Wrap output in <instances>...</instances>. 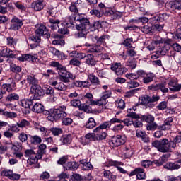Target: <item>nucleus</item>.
Returning a JSON list of instances; mask_svg holds the SVG:
<instances>
[{"instance_id": "nucleus-1", "label": "nucleus", "mask_w": 181, "mask_h": 181, "mask_svg": "<svg viewBox=\"0 0 181 181\" xmlns=\"http://www.w3.org/2000/svg\"><path fill=\"white\" fill-rule=\"evenodd\" d=\"M81 4V1H76L74 3H71L69 6L70 12H72L69 17L71 25H74L73 21L75 22H79V24L76 25V29L78 30V37H86L90 29V20L87 18V16L83 13H78V6Z\"/></svg>"}, {"instance_id": "nucleus-2", "label": "nucleus", "mask_w": 181, "mask_h": 181, "mask_svg": "<svg viewBox=\"0 0 181 181\" xmlns=\"http://www.w3.org/2000/svg\"><path fill=\"white\" fill-rule=\"evenodd\" d=\"M67 107L63 105L57 109H50L45 112V115H48L47 119L48 121H57V119H62V125H71L73 124V119L67 117V113H66V110Z\"/></svg>"}, {"instance_id": "nucleus-3", "label": "nucleus", "mask_w": 181, "mask_h": 181, "mask_svg": "<svg viewBox=\"0 0 181 181\" xmlns=\"http://www.w3.org/2000/svg\"><path fill=\"white\" fill-rule=\"evenodd\" d=\"M152 146L156 148L159 152L166 153L172 152V149L176 148V143L175 141H169L168 139H163L160 141L156 140L152 142Z\"/></svg>"}, {"instance_id": "nucleus-4", "label": "nucleus", "mask_w": 181, "mask_h": 181, "mask_svg": "<svg viewBox=\"0 0 181 181\" xmlns=\"http://www.w3.org/2000/svg\"><path fill=\"white\" fill-rule=\"evenodd\" d=\"M160 99V97L158 95H153L151 98V96L146 95L141 98V104H142V105H145L146 108H153V107H155L153 103L159 101Z\"/></svg>"}, {"instance_id": "nucleus-5", "label": "nucleus", "mask_w": 181, "mask_h": 181, "mask_svg": "<svg viewBox=\"0 0 181 181\" xmlns=\"http://www.w3.org/2000/svg\"><path fill=\"white\" fill-rule=\"evenodd\" d=\"M137 74L139 77L143 78V83L144 84H149V83H152V81H153V78H155V74L152 72L146 73L145 71L139 70L137 71Z\"/></svg>"}, {"instance_id": "nucleus-6", "label": "nucleus", "mask_w": 181, "mask_h": 181, "mask_svg": "<svg viewBox=\"0 0 181 181\" xmlns=\"http://www.w3.org/2000/svg\"><path fill=\"white\" fill-rule=\"evenodd\" d=\"M127 142L126 135H117L113 136L110 141L109 144L110 146H121Z\"/></svg>"}, {"instance_id": "nucleus-7", "label": "nucleus", "mask_w": 181, "mask_h": 181, "mask_svg": "<svg viewBox=\"0 0 181 181\" xmlns=\"http://www.w3.org/2000/svg\"><path fill=\"white\" fill-rule=\"evenodd\" d=\"M25 157L29 158L27 160V163L28 165H35V163H37V158L36 157V153L33 149H26L24 151Z\"/></svg>"}, {"instance_id": "nucleus-8", "label": "nucleus", "mask_w": 181, "mask_h": 181, "mask_svg": "<svg viewBox=\"0 0 181 181\" xmlns=\"http://www.w3.org/2000/svg\"><path fill=\"white\" fill-rule=\"evenodd\" d=\"M59 80L62 83H69L70 81V78L71 80H74L76 78V76H74L73 74L67 72V71L63 69L59 71Z\"/></svg>"}, {"instance_id": "nucleus-9", "label": "nucleus", "mask_w": 181, "mask_h": 181, "mask_svg": "<svg viewBox=\"0 0 181 181\" xmlns=\"http://www.w3.org/2000/svg\"><path fill=\"white\" fill-rule=\"evenodd\" d=\"M10 30H19L23 26V21L16 16H13L11 20Z\"/></svg>"}, {"instance_id": "nucleus-10", "label": "nucleus", "mask_w": 181, "mask_h": 181, "mask_svg": "<svg viewBox=\"0 0 181 181\" xmlns=\"http://www.w3.org/2000/svg\"><path fill=\"white\" fill-rule=\"evenodd\" d=\"M111 70L117 74V76H122L124 73L128 71V69L125 68V66H122L121 63H116L111 65Z\"/></svg>"}, {"instance_id": "nucleus-11", "label": "nucleus", "mask_w": 181, "mask_h": 181, "mask_svg": "<svg viewBox=\"0 0 181 181\" xmlns=\"http://www.w3.org/2000/svg\"><path fill=\"white\" fill-rule=\"evenodd\" d=\"M17 59L19 62H33L36 63L39 62V58H37V54H24L21 57H18Z\"/></svg>"}, {"instance_id": "nucleus-12", "label": "nucleus", "mask_w": 181, "mask_h": 181, "mask_svg": "<svg viewBox=\"0 0 181 181\" xmlns=\"http://www.w3.org/2000/svg\"><path fill=\"white\" fill-rule=\"evenodd\" d=\"M136 175V178L138 180H144L146 179V174L145 173V170L141 168H137L132 171L129 176H135Z\"/></svg>"}, {"instance_id": "nucleus-13", "label": "nucleus", "mask_w": 181, "mask_h": 181, "mask_svg": "<svg viewBox=\"0 0 181 181\" xmlns=\"http://www.w3.org/2000/svg\"><path fill=\"white\" fill-rule=\"evenodd\" d=\"M35 28H37L35 30L36 35H38V36H46V37L49 38L50 37V33L47 32V29L46 28V25L43 24H37L35 25Z\"/></svg>"}, {"instance_id": "nucleus-14", "label": "nucleus", "mask_w": 181, "mask_h": 181, "mask_svg": "<svg viewBox=\"0 0 181 181\" xmlns=\"http://www.w3.org/2000/svg\"><path fill=\"white\" fill-rule=\"evenodd\" d=\"M148 88V90H153L154 91L160 90L162 93H168V91H169V89L166 88V82L150 85Z\"/></svg>"}, {"instance_id": "nucleus-15", "label": "nucleus", "mask_w": 181, "mask_h": 181, "mask_svg": "<svg viewBox=\"0 0 181 181\" xmlns=\"http://www.w3.org/2000/svg\"><path fill=\"white\" fill-rule=\"evenodd\" d=\"M30 93H33L35 98H37L38 97H42L43 95V89L42 86L39 85H33L31 86Z\"/></svg>"}, {"instance_id": "nucleus-16", "label": "nucleus", "mask_w": 181, "mask_h": 181, "mask_svg": "<svg viewBox=\"0 0 181 181\" xmlns=\"http://www.w3.org/2000/svg\"><path fill=\"white\" fill-rule=\"evenodd\" d=\"M46 6V3H45V0H36L34 1L31 4V8L36 12H38L39 11H42Z\"/></svg>"}, {"instance_id": "nucleus-17", "label": "nucleus", "mask_w": 181, "mask_h": 181, "mask_svg": "<svg viewBox=\"0 0 181 181\" xmlns=\"http://www.w3.org/2000/svg\"><path fill=\"white\" fill-rule=\"evenodd\" d=\"M172 122H173V118L168 117L164 120V123L158 127L159 131H167L172 128Z\"/></svg>"}, {"instance_id": "nucleus-18", "label": "nucleus", "mask_w": 181, "mask_h": 181, "mask_svg": "<svg viewBox=\"0 0 181 181\" xmlns=\"http://www.w3.org/2000/svg\"><path fill=\"white\" fill-rule=\"evenodd\" d=\"M95 134V141H104L107 138V132L98 129L97 127L93 129Z\"/></svg>"}, {"instance_id": "nucleus-19", "label": "nucleus", "mask_w": 181, "mask_h": 181, "mask_svg": "<svg viewBox=\"0 0 181 181\" xmlns=\"http://www.w3.org/2000/svg\"><path fill=\"white\" fill-rule=\"evenodd\" d=\"M168 86L170 91L177 92L181 90V84H177V78H176L170 79L168 82Z\"/></svg>"}, {"instance_id": "nucleus-20", "label": "nucleus", "mask_w": 181, "mask_h": 181, "mask_svg": "<svg viewBox=\"0 0 181 181\" xmlns=\"http://www.w3.org/2000/svg\"><path fill=\"white\" fill-rule=\"evenodd\" d=\"M49 52L52 53V54H53V56L57 57V58L60 60H66V59H67V56L64 54V53L60 52L59 50L53 47H50L49 48Z\"/></svg>"}, {"instance_id": "nucleus-21", "label": "nucleus", "mask_w": 181, "mask_h": 181, "mask_svg": "<svg viewBox=\"0 0 181 181\" xmlns=\"http://www.w3.org/2000/svg\"><path fill=\"white\" fill-rule=\"evenodd\" d=\"M0 56H1V57H10L11 59H13V57H15V53L13 51L8 49V47H4L0 49Z\"/></svg>"}, {"instance_id": "nucleus-22", "label": "nucleus", "mask_w": 181, "mask_h": 181, "mask_svg": "<svg viewBox=\"0 0 181 181\" xmlns=\"http://www.w3.org/2000/svg\"><path fill=\"white\" fill-rule=\"evenodd\" d=\"M50 86H52L57 91H66L67 86L63 83V82H57V81H53L50 82Z\"/></svg>"}, {"instance_id": "nucleus-23", "label": "nucleus", "mask_w": 181, "mask_h": 181, "mask_svg": "<svg viewBox=\"0 0 181 181\" xmlns=\"http://www.w3.org/2000/svg\"><path fill=\"white\" fill-rule=\"evenodd\" d=\"M167 6L170 11H181V0L170 1Z\"/></svg>"}, {"instance_id": "nucleus-24", "label": "nucleus", "mask_w": 181, "mask_h": 181, "mask_svg": "<svg viewBox=\"0 0 181 181\" xmlns=\"http://www.w3.org/2000/svg\"><path fill=\"white\" fill-rule=\"evenodd\" d=\"M32 111L36 114H40L45 111V106H43L40 103L36 102V99H34Z\"/></svg>"}, {"instance_id": "nucleus-25", "label": "nucleus", "mask_w": 181, "mask_h": 181, "mask_svg": "<svg viewBox=\"0 0 181 181\" xmlns=\"http://www.w3.org/2000/svg\"><path fill=\"white\" fill-rule=\"evenodd\" d=\"M8 83H5L2 85V89L3 90H6V91H8V93H11V91H12V90H13V88H15L16 87V83H15V82H13V78H10L8 80Z\"/></svg>"}, {"instance_id": "nucleus-26", "label": "nucleus", "mask_w": 181, "mask_h": 181, "mask_svg": "<svg viewBox=\"0 0 181 181\" xmlns=\"http://www.w3.org/2000/svg\"><path fill=\"white\" fill-rule=\"evenodd\" d=\"M82 100H83L86 104H88V105H94L95 101L94 100V96L91 93H86V95L83 96Z\"/></svg>"}, {"instance_id": "nucleus-27", "label": "nucleus", "mask_w": 181, "mask_h": 181, "mask_svg": "<svg viewBox=\"0 0 181 181\" xmlns=\"http://www.w3.org/2000/svg\"><path fill=\"white\" fill-rule=\"evenodd\" d=\"M132 155H134V150L130 146L123 148L122 156L124 159H129Z\"/></svg>"}, {"instance_id": "nucleus-28", "label": "nucleus", "mask_w": 181, "mask_h": 181, "mask_svg": "<svg viewBox=\"0 0 181 181\" xmlns=\"http://www.w3.org/2000/svg\"><path fill=\"white\" fill-rule=\"evenodd\" d=\"M33 103H35V99H23L20 101V105L23 108H30L33 105Z\"/></svg>"}, {"instance_id": "nucleus-29", "label": "nucleus", "mask_w": 181, "mask_h": 181, "mask_svg": "<svg viewBox=\"0 0 181 181\" xmlns=\"http://www.w3.org/2000/svg\"><path fill=\"white\" fill-rule=\"evenodd\" d=\"M164 168L165 169H168V170H177L181 168V165L176 162H169L164 165Z\"/></svg>"}, {"instance_id": "nucleus-30", "label": "nucleus", "mask_w": 181, "mask_h": 181, "mask_svg": "<svg viewBox=\"0 0 181 181\" xmlns=\"http://www.w3.org/2000/svg\"><path fill=\"white\" fill-rule=\"evenodd\" d=\"M49 28H51L52 30H57L60 27V25H62L60 21L54 18L49 19Z\"/></svg>"}, {"instance_id": "nucleus-31", "label": "nucleus", "mask_w": 181, "mask_h": 181, "mask_svg": "<svg viewBox=\"0 0 181 181\" xmlns=\"http://www.w3.org/2000/svg\"><path fill=\"white\" fill-rule=\"evenodd\" d=\"M89 13L90 16H93V18H103L104 16L103 12L102 10H99L98 8H92Z\"/></svg>"}, {"instance_id": "nucleus-32", "label": "nucleus", "mask_w": 181, "mask_h": 181, "mask_svg": "<svg viewBox=\"0 0 181 181\" xmlns=\"http://www.w3.org/2000/svg\"><path fill=\"white\" fill-rule=\"evenodd\" d=\"M64 168L66 170H76V169H78V163L68 162L64 165Z\"/></svg>"}, {"instance_id": "nucleus-33", "label": "nucleus", "mask_w": 181, "mask_h": 181, "mask_svg": "<svg viewBox=\"0 0 181 181\" xmlns=\"http://www.w3.org/2000/svg\"><path fill=\"white\" fill-rule=\"evenodd\" d=\"M52 37H54V40H52V45H59V46H64V41L62 36H59V35L54 34L52 35Z\"/></svg>"}, {"instance_id": "nucleus-34", "label": "nucleus", "mask_w": 181, "mask_h": 181, "mask_svg": "<svg viewBox=\"0 0 181 181\" xmlns=\"http://www.w3.org/2000/svg\"><path fill=\"white\" fill-rule=\"evenodd\" d=\"M42 91L47 95H54V88L49 85H44Z\"/></svg>"}, {"instance_id": "nucleus-35", "label": "nucleus", "mask_w": 181, "mask_h": 181, "mask_svg": "<svg viewBox=\"0 0 181 181\" xmlns=\"http://www.w3.org/2000/svg\"><path fill=\"white\" fill-rule=\"evenodd\" d=\"M27 82L32 86H37L39 83V81L35 78V75L33 74L27 76Z\"/></svg>"}, {"instance_id": "nucleus-36", "label": "nucleus", "mask_w": 181, "mask_h": 181, "mask_svg": "<svg viewBox=\"0 0 181 181\" xmlns=\"http://www.w3.org/2000/svg\"><path fill=\"white\" fill-rule=\"evenodd\" d=\"M86 63L90 66H95V60H94V56L93 54H87L85 57Z\"/></svg>"}, {"instance_id": "nucleus-37", "label": "nucleus", "mask_w": 181, "mask_h": 181, "mask_svg": "<svg viewBox=\"0 0 181 181\" xmlns=\"http://www.w3.org/2000/svg\"><path fill=\"white\" fill-rule=\"evenodd\" d=\"M29 138L30 139V142L34 145H37L42 143V138L37 135H35V136L30 135Z\"/></svg>"}, {"instance_id": "nucleus-38", "label": "nucleus", "mask_w": 181, "mask_h": 181, "mask_svg": "<svg viewBox=\"0 0 181 181\" xmlns=\"http://www.w3.org/2000/svg\"><path fill=\"white\" fill-rule=\"evenodd\" d=\"M97 123L95 122L94 118L90 117L86 124V128H88V129H93V128L95 127Z\"/></svg>"}, {"instance_id": "nucleus-39", "label": "nucleus", "mask_w": 181, "mask_h": 181, "mask_svg": "<svg viewBox=\"0 0 181 181\" xmlns=\"http://www.w3.org/2000/svg\"><path fill=\"white\" fill-rule=\"evenodd\" d=\"M103 176L109 180H115L117 179V176L114 175L112 173L108 170H105L103 171Z\"/></svg>"}, {"instance_id": "nucleus-40", "label": "nucleus", "mask_w": 181, "mask_h": 181, "mask_svg": "<svg viewBox=\"0 0 181 181\" xmlns=\"http://www.w3.org/2000/svg\"><path fill=\"white\" fill-rule=\"evenodd\" d=\"M18 100H19V95H18V93H10L8 94L6 98V101H18Z\"/></svg>"}, {"instance_id": "nucleus-41", "label": "nucleus", "mask_w": 181, "mask_h": 181, "mask_svg": "<svg viewBox=\"0 0 181 181\" xmlns=\"http://www.w3.org/2000/svg\"><path fill=\"white\" fill-rule=\"evenodd\" d=\"M132 110L135 111L136 110V107L134 106L132 107V109L127 110V112H128L127 117H130V118H134V119H138L139 118V115H136V113L134 112H131Z\"/></svg>"}, {"instance_id": "nucleus-42", "label": "nucleus", "mask_w": 181, "mask_h": 181, "mask_svg": "<svg viewBox=\"0 0 181 181\" xmlns=\"http://www.w3.org/2000/svg\"><path fill=\"white\" fill-rule=\"evenodd\" d=\"M73 84L75 87H83V88H86L88 87L89 83L88 81H75Z\"/></svg>"}, {"instance_id": "nucleus-43", "label": "nucleus", "mask_w": 181, "mask_h": 181, "mask_svg": "<svg viewBox=\"0 0 181 181\" xmlns=\"http://www.w3.org/2000/svg\"><path fill=\"white\" fill-rule=\"evenodd\" d=\"M88 78L93 84H100V79H98V77L95 76L93 74H89Z\"/></svg>"}, {"instance_id": "nucleus-44", "label": "nucleus", "mask_w": 181, "mask_h": 181, "mask_svg": "<svg viewBox=\"0 0 181 181\" xmlns=\"http://www.w3.org/2000/svg\"><path fill=\"white\" fill-rule=\"evenodd\" d=\"M141 119L142 121H146V122L151 124V122H153V121H155V117L151 115H144L141 116Z\"/></svg>"}, {"instance_id": "nucleus-45", "label": "nucleus", "mask_w": 181, "mask_h": 181, "mask_svg": "<svg viewBox=\"0 0 181 181\" xmlns=\"http://www.w3.org/2000/svg\"><path fill=\"white\" fill-rule=\"evenodd\" d=\"M22 143L16 142L12 145L11 149L13 152H21L22 151Z\"/></svg>"}, {"instance_id": "nucleus-46", "label": "nucleus", "mask_w": 181, "mask_h": 181, "mask_svg": "<svg viewBox=\"0 0 181 181\" xmlns=\"http://www.w3.org/2000/svg\"><path fill=\"white\" fill-rule=\"evenodd\" d=\"M124 163L122 162H119V161H113L112 160H109L107 163H106V166L110 167V166H123Z\"/></svg>"}, {"instance_id": "nucleus-47", "label": "nucleus", "mask_w": 181, "mask_h": 181, "mask_svg": "<svg viewBox=\"0 0 181 181\" xmlns=\"http://www.w3.org/2000/svg\"><path fill=\"white\" fill-rule=\"evenodd\" d=\"M16 43H18L16 39L12 37H7V45L10 47H15V46H16Z\"/></svg>"}, {"instance_id": "nucleus-48", "label": "nucleus", "mask_w": 181, "mask_h": 181, "mask_svg": "<svg viewBox=\"0 0 181 181\" xmlns=\"http://www.w3.org/2000/svg\"><path fill=\"white\" fill-rule=\"evenodd\" d=\"M18 124L20 128H28L30 127V122L25 119H21Z\"/></svg>"}, {"instance_id": "nucleus-49", "label": "nucleus", "mask_w": 181, "mask_h": 181, "mask_svg": "<svg viewBox=\"0 0 181 181\" xmlns=\"http://www.w3.org/2000/svg\"><path fill=\"white\" fill-rule=\"evenodd\" d=\"M58 32L59 33H61V35H67V33H69V30H67V28L64 27L63 23H61L58 28Z\"/></svg>"}, {"instance_id": "nucleus-50", "label": "nucleus", "mask_w": 181, "mask_h": 181, "mask_svg": "<svg viewBox=\"0 0 181 181\" xmlns=\"http://www.w3.org/2000/svg\"><path fill=\"white\" fill-rule=\"evenodd\" d=\"M60 141L61 142L63 143L64 145L70 144L71 142V136L70 135L63 136L61 137Z\"/></svg>"}, {"instance_id": "nucleus-51", "label": "nucleus", "mask_w": 181, "mask_h": 181, "mask_svg": "<svg viewBox=\"0 0 181 181\" xmlns=\"http://www.w3.org/2000/svg\"><path fill=\"white\" fill-rule=\"evenodd\" d=\"M10 69L13 73H21L22 71V68L15 64H11Z\"/></svg>"}, {"instance_id": "nucleus-52", "label": "nucleus", "mask_w": 181, "mask_h": 181, "mask_svg": "<svg viewBox=\"0 0 181 181\" xmlns=\"http://www.w3.org/2000/svg\"><path fill=\"white\" fill-rule=\"evenodd\" d=\"M103 49V48L101 46L95 45V46L90 47V48L89 49V52H90L91 53H98L101 52Z\"/></svg>"}, {"instance_id": "nucleus-53", "label": "nucleus", "mask_w": 181, "mask_h": 181, "mask_svg": "<svg viewBox=\"0 0 181 181\" xmlns=\"http://www.w3.org/2000/svg\"><path fill=\"white\" fill-rule=\"evenodd\" d=\"M107 103L108 100L104 99V98L101 96L99 100H95L93 105H105V104H107Z\"/></svg>"}, {"instance_id": "nucleus-54", "label": "nucleus", "mask_w": 181, "mask_h": 181, "mask_svg": "<svg viewBox=\"0 0 181 181\" xmlns=\"http://www.w3.org/2000/svg\"><path fill=\"white\" fill-rule=\"evenodd\" d=\"M116 106L119 110H124L125 108V101L122 99H119L116 101Z\"/></svg>"}, {"instance_id": "nucleus-55", "label": "nucleus", "mask_w": 181, "mask_h": 181, "mask_svg": "<svg viewBox=\"0 0 181 181\" xmlns=\"http://www.w3.org/2000/svg\"><path fill=\"white\" fill-rule=\"evenodd\" d=\"M165 40H163L162 37L159 35H156L153 38V43H155V45H160V43H164Z\"/></svg>"}, {"instance_id": "nucleus-56", "label": "nucleus", "mask_w": 181, "mask_h": 181, "mask_svg": "<svg viewBox=\"0 0 181 181\" xmlns=\"http://www.w3.org/2000/svg\"><path fill=\"white\" fill-rule=\"evenodd\" d=\"M50 131L54 136H57L63 132V130L61 128L57 127H53L50 129Z\"/></svg>"}, {"instance_id": "nucleus-57", "label": "nucleus", "mask_w": 181, "mask_h": 181, "mask_svg": "<svg viewBox=\"0 0 181 181\" xmlns=\"http://www.w3.org/2000/svg\"><path fill=\"white\" fill-rule=\"evenodd\" d=\"M141 30L143 32V33L148 34L151 33V32H153V28L149 25H144V27H141Z\"/></svg>"}, {"instance_id": "nucleus-58", "label": "nucleus", "mask_w": 181, "mask_h": 181, "mask_svg": "<svg viewBox=\"0 0 181 181\" xmlns=\"http://www.w3.org/2000/svg\"><path fill=\"white\" fill-rule=\"evenodd\" d=\"M111 127V123L109 122H104L103 124H101L100 126H98V129L103 131V129H107V128H110Z\"/></svg>"}, {"instance_id": "nucleus-59", "label": "nucleus", "mask_w": 181, "mask_h": 181, "mask_svg": "<svg viewBox=\"0 0 181 181\" xmlns=\"http://www.w3.org/2000/svg\"><path fill=\"white\" fill-rule=\"evenodd\" d=\"M158 124L156 122H152L146 126L147 131H155V129H158Z\"/></svg>"}, {"instance_id": "nucleus-60", "label": "nucleus", "mask_w": 181, "mask_h": 181, "mask_svg": "<svg viewBox=\"0 0 181 181\" xmlns=\"http://www.w3.org/2000/svg\"><path fill=\"white\" fill-rule=\"evenodd\" d=\"M126 78H129V80H136L139 78V75L138 74L129 73L125 75Z\"/></svg>"}, {"instance_id": "nucleus-61", "label": "nucleus", "mask_w": 181, "mask_h": 181, "mask_svg": "<svg viewBox=\"0 0 181 181\" xmlns=\"http://www.w3.org/2000/svg\"><path fill=\"white\" fill-rule=\"evenodd\" d=\"M126 65L129 67H131L132 69H135L136 67V61L133 58L132 59H129Z\"/></svg>"}, {"instance_id": "nucleus-62", "label": "nucleus", "mask_w": 181, "mask_h": 181, "mask_svg": "<svg viewBox=\"0 0 181 181\" xmlns=\"http://www.w3.org/2000/svg\"><path fill=\"white\" fill-rule=\"evenodd\" d=\"M132 43H134V40L132 38H127L124 40L123 45L125 47H132Z\"/></svg>"}, {"instance_id": "nucleus-63", "label": "nucleus", "mask_w": 181, "mask_h": 181, "mask_svg": "<svg viewBox=\"0 0 181 181\" xmlns=\"http://www.w3.org/2000/svg\"><path fill=\"white\" fill-rule=\"evenodd\" d=\"M136 87H139V83L135 81H131L127 82V88H135Z\"/></svg>"}, {"instance_id": "nucleus-64", "label": "nucleus", "mask_w": 181, "mask_h": 181, "mask_svg": "<svg viewBox=\"0 0 181 181\" xmlns=\"http://www.w3.org/2000/svg\"><path fill=\"white\" fill-rule=\"evenodd\" d=\"M170 50V45L165 44L164 47L162 48L161 51H160V54L165 55V53L168 52Z\"/></svg>"}]
</instances>
